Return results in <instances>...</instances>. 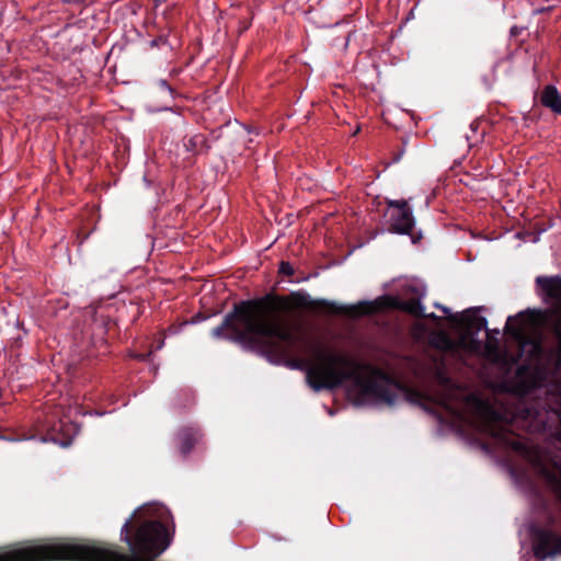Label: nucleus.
Returning <instances> with one entry per match:
<instances>
[{
	"instance_id": "obj_4",
	"label": "nucleus",
	"mask_w": 561,
	"mask_h": 561,
	"mask_svg": "<svg viewBox=\"0 0 561 561\" xmlns=\"http://www.w3.org/2000/svg\"><path fill=\"white\" fill-rule=\"evenodd\" d=\"M537 284L554 304L553 309L549 313L525 311L516 317H510L506 322V330L520 345L525 346L527 343L537 345L543 325L551 323L561 344V278L540 276L537 277Z\"/></svg>"
},
{
	"instance_id": "obj_12",
	"label": "nucleus",
	"mask_w": 561,
	"mask_h": 561,
	"mask_svg": "<svg viewBox=\"0 0 561 561\" xmlns=\"http://www.w3.org/2000/svg\"><path fill=\"white\" fill-rule=\"evenodd\" d=\"M279 272L285 275H291L294 273V268L288 262H282L279 265Z\"/></svg>"
},
{
	"instance_id": "obj_14",
	"label": "nucleus",
	"mask_w": 561,
	"mask_h": 561,
	"mask_svg": "<svg viewBox=\"0 0 561 561\" xmlns=\"http://www.w3.org/2000/svg\"><path fill=\"white\" fill-rule=\"evenodd\" d=\"M203 141V139L199 137V136H195L193 137L190 142L192 144V146H196L197 144H201Z\"/></svg>"
},
{
	"instance_id": "obj_6",
	"label": "nucleus",
	"mask_w": 561,
	"mask_h": 561,
	"mask_svg": "<svg viewBox=\"0 0 561 561\" xmlns=\"http://www.w3.org/2000/svg\"><path fill=\"white\" fill-rule=\"evenodd\" d=\"M404 295L411 296V298L408 300L394 299L393 305L415 317H424V308L421 305V299L425 295L424 285L416 280L409 282L404 287Z\"/></svg>"
},
{
	"instance_id": "obj_10",
	"label": "nucleus",
	"mask_w": 561,
	"mask_h": 561,
	"mask_svg": "<svg viewBox=\"0 0 561 561\" xmlns=\"http://www.w3.org/2000/svg\"><path fill=\"white\" fill-rule=\"evenodd\" d=\"M142 513L147 517H157L161 518L163 514L167 513L165 508L162 505H149L145 508H142Z\"/></svg>"
},
{
	"instance_id": "obj_11",
	"label": "nucleus",
	"mask_w": 561,
	"mask_h": 561,
	"mask_svg": "<svg viewBox=\"0 0 561 561\" xmlns=\"http://www.w3.org/2000/svg\"><path fill=\"white\" fill-rule=\"evenodd\" d=\"M232 318L233 316H228L221 327H218L213 330V335L216 337H220L222 335L224 328L230 325V321Z\"/></svg>"
},
{
	"instance_id": "obj_7",
	"label": "nucleus",
	"mask_w": 561,
	"mask_h": 561,
	"mask_svg": "<svg viewBox=\"0 0 561 561\" xmlns=\"http://www.w3.org/2000/svg\"><path fill=\"white\" fill-rule=\"evenodd\" d=\"M534 550L535 556L541 560L560 554L561 538L551 533L542 531L538 536V540Z\"/></svg>"
},
{
	"instance_id": "obj_17",
	"label": "nucleus",
	"mask_w": 561,
	"mask_h": 561,
	"mask_svg": "<svg viewBox=\"0 0 561 561\" xmlns=\"http://www.w3.org/2000/svg\"><path fill=\"white\" fill-rule=\"evenodd\" d=\"M161 84H162L163 87H165V88L168 87V85H167V83H165V81H162V82H161Z\"/></svg>"
},
{
	"instance_id": "obj_9",
	"label": "nucleus",
	"mask_w": 561,
	"mask_h": 561,
	"mask_svg": "<svg viewBox=\"0 0 561 561\" xmlns=\"http://www.w3.org/2000/svg\"><path fill=\"white\" fill-rule=\"evenodd\" d=\"M435 344L445 350V351H449V352H456L457 351V347L455 346L454 342L450 341V339L448 336H446L445 334H439L437 336L436 340H434Z\"/></svg>"
},
{
	"instance_id": "obj_5",
	"label": "nucleus",
	"mask_w": 561,
	"mask_h": 561,
	"mask_svg": "<svg viewBox=\"0 0 561 561\" xmlns=\"http://www.w3.org/2000/svg\"><path fill=\"white\" fill-rule=\"evenodd\" d=\"M391 228L398 233H409L414 218L407 201H387Z\"/></svg>"
},
{
	"instance_id": "obj_16",
	"label": "nucleus",
	"mask_w": 561,
	"mask_h": 561,
	"mask_svg": "<svg viewBox=\"0 0 561 561\" xmlns=\"http://www.w3.org/2000/svg\"><path fill=\"white\" fill-rule=\"evenodd\" d=\"M83 0H67V2H71V3H80L82 2Z\"/></svg>"
},
{
	"instance_id": "obj_13",
	"label": "nucleus",
	"mask_w": 561,
	"mask_h": 561,
	"mask_svg": "<svg viewBox=\"0 0 561 561\" xmlns=\"http://www.w3.org/2000/svg\"><path fill=\"white\" fill-rule=\"evenodd\" d=\"M460 343L465 345V347H466V350H467L468 352H471V351H473V350L476 348V345H474L473 341H469V342L467 343V342H466V340H465V339H462Z\"/></svg>"
},
{
	"instance_id": "obj_15",
	"label": "nucleus",
	"mask_w": 561,
	"mask_h": 561,
	"mask_svg": "<svg viewBox=\"0 0 561 561\" xmlns=\"http://www.w3.org/2000/svg\"><path fill=\"white\" fill-rule=\"evenodd\" d=\"M192 447V444L191 443H186L184 442L183 445H182V451L183 453H187Z\"/></svg>"
},
{
	"instance_id": "obj_3",
	"label": "nucleus",
	"mask_w": 561,
	"mask_h": 561,
	"mask_svg": "<svg viewBox=\"0 0 561 561\" xmlns=\"http://www.w3.org/2000/svg\"><path fill=\"white\" fill-rule=\"evenodd\" d=\"M307 306L308 297L301 294L270 301L244 302L237 309L234 330L240 329V337L262 351H272L274 341L293 347L305 341L302 324L279 312Z\"/></svg>"
},
{
	"instance_id": "obj_8",
	"label": "nucleus",
	"mask_w": 561,
	"mask_h": 561,
	"mask_svg": "<svg viewBox=\"0 0 561 561\" xmlns=\"http://www.w3.org/2000/svg\"><path fill=\"white\" fill-rule=\"evenodd\" d=\"M541 103L553 112L561 114V95L554 87L548 85L542 91Z\"/></svg>"
},
{
	"instance_id": "obj_1",
	"label": "nucleus",
	"mask_w": 561,
	"mask_h": 561,
	"mask_svg": "<svg viewBox=\"0 0 561 561\" xmlns=\"http://www.w3.org/2000/svg\"><path fill=\"white\" fill-rule=\"evenodd\" d=\"M130 519L121 529V540L133 551L119 553L96 543L55 539L12 546L0 551V561H151L168 549L171 538L159 522H145L129 536Z\"/></svg>"
},
{
	"instance_id": "obj_18",
	"label": "nucleus",
	"mask_w": 561,
	"mask_h": 561,
	"mask_svg": "<svg viewBox=\"0 0 561 561\" xmlns=\"http://www.w3.org/2000/svg\"><path fill=\"white\" fill-rule=\"evenodd\" d=\"M290 367H291V368H295V367H298V365H296V364H291V365H290Z\"/></svg>"
},
{
	"instance_id": "obj_2",
	"label": "nucleus",
	"mask_w": 561,
	"mask_h": 561,
	"mask_svg": "<svg viewBox=\"0 0 561 561\" xmlns=\"http://www.w3.org/2000/svg\"><path fill=\"white\" fill-rule=\"evenodd\" d=\"M307 382L314 391L347 382L363 402L393 404L405 396V390L381 371L334 351H323L316 356L307 369Z\"/></svg>"
}]
</instances>
